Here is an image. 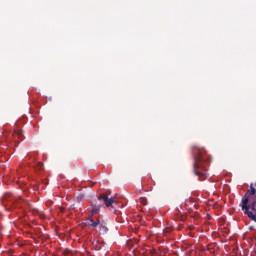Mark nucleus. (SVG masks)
<instances>
[{"label":"nucleus","instance_id":"1","mask_svg":"<svg viewBox=\"0 0 256 256\" xmlns=\"http://www.w3.org/2000/svg\"><path fill=\"white\" fill-rule=\"evenodd\" d=\"M99 199H103L106 207H113V204L115 203V198H109L105 194L99 197Z\"/></svg>","mask_w":256,"mask_h":256},{"label":"nucleus","instance_id":"2","mask_svg":"<svg viewBox=\"0 0 256 256\" xmlns=\"http://www.w3.org/2000/svg\"><path fill=\"white\" fill-rule=\"evenodd\" d=\"M101 222L99 221V220H92L91 219V217H89L88 219H87V221H86V225L88 226V227H91L92 229H97L98 227H99V224H100Z\"/></svg>","mask_w":256,"mask_h":256},{"label":"nucleus","instance_id":"3","mask_svg":"<svg viewBox=\"0 0 256 256\" xmlns=\"http://www.w3.org/2000/svg\"><path fill=\"white\" fill-rule=\"evenodd\" d=\"M201 158H196V162H195V173L199 176L204 175L203 173H201V171L199 169H201Z\"/></svg>","mask_w":256,"mask_h":256},{"label":"nucleus","instance_id":"4","mask_svg":"<svg viewBox=\"0 0 256 256\" xmlns=\"http://www.w3.org/2000/svg\"><path fill=\"white\" fill-rule=\"evenodd\" d=\"M98 230L100 231V233L102 235H105V233H107V231H109V228H107V226L105 224L100 222V224H98Z\"/></svg>","mask_w":256,"mask_h":256},{"label":"nucleus","instance_id":"5","mask_svg":"<svg viewBox=\"0 0 256 256\" xmlns=\"http://www.w3.org/2000/svg\"><path fill=\"white\" fill-rule=\"evenodd\" d=\"M99 209H101V206H96L92 208V215H95L96 213H99Z\"/></svg>","mask_w":256,"mask_h":256},{"label":"nucleus","instance_id":"6","mask_svg":"<svg viewBox=\"0 0 256 256\" xmlns=\"http://www.w3.org/2000/svg\"><path fill=\"white\" fill-rule=\"evenodd\" d=\"M142 205H147V198H140Z\"/></svg>","mask_w":256,"mask_h":256},{"label":"nucleus","instance_id":"7","mask_svg":"<svg viewBox=\"0 0 256 256\" xmlns=\"http://www.w3.org/2000/svg\"><path fill=\"white\" fill-rule=\"evenodd\" d=\"M9 197H11V194H6V195L4 196V199H9Z\"/></svg>","mask_w":256,"mask_h":256}]
</instances>
